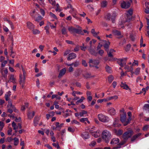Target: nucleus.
I'll return each mask as SVG.
<instances>
[{"label": "nucleus", "mask_w": 149, "mask_h": 149, "mask_svg": "<svg viewBox=\"0 0 149 149\" xmlns=\"http://www.w3.org/2000/svg\"><path fill=\"white\" fill-rule=\"evenodd\" d=\"M76 27V28L72 26L69 27L68 29L72 33H76L77 34H83L82 33L81 28L78 25H77Z\"/></svg>", "instance_id": "obj_1"}, {"label": "nucleus", "mask_w": 149, "mask_h": 149, "mask_svg": "<svg viewBox=\"0 0 149 149\" xmlns=\"http://www.w3.org/2000/svg\"><path fill=\"white\" fill-rule=\"evenodd\" d=\"M111 135L110 133L107 130H104L102 133V139L106 143L109 141Z\"/></svg>", "instance_id": "obj_2"}, {"label": "nucleus", "mask_w": 149, "mask_h": 149, "mask_svg": "<svg viewBox=\"0 0 149 149\" xmlns=\"http://www.w3.org/2000/svg\"><path fill=\"white\" fill-rule=\"evenodd\" d=\"M133 134V132L132 130H128L123 133L122 137L123 139L127 140Z\"/></svg>", "instance_id": "obj_3"}, {"label": "nucleus", "mask_w": 149, "mask_h": 149, "mask_svg": "<svg viewBox=\"0 0 149 149\" xmlns=\"http://www.w3.org/2000/svg\"><path fill=\"white\" fill-rule=\"evenodd\" d=\"M98 117L99 120L102 122L105 123L108 121V118L102 114H98Z\"/></svg>", "instance_id": "obj_4"}, {"label": "nucleus", "mask_w": 149, "mask_h": 149, "mask_svg": "<svg viewBox=\"0 0 149 149\" xmlns=\"http://www.w3.org/2000/svg\"><path fill=\"white\" fill-rule=\"evenodd\" d=\"M130 3L128 1H123L121 2V7L122 8L127 9L130 7Z\"/></svg>", "instance_id": "obj_5"}, {"label": "nucleus", "mask_w": 149, "mask_h": 149, "mask_svg": "<svg viewBox=\"0 0 149 149\" xmlns=\"http://www.w3.org/2000/svg\"><path fill=\"white\" fill-rule=\"evenodd\" d=\"M25 79L26 78L24 77H23L22 74H20L19 83L20 85L22 86V88H23L24 87V84L25 82Z\"/></svg>", "instance_id": "obj_6"}, {"label": "nucleus", "mask_w": 149, "mask_h": 149, "mask_svg": "<svg viewBox=\"0 0 149 149\" xmlns=\"http://www.w3.org/2000/svg\"><path fill=\"white\" fill-rule=\"evenodd\" d=\"M126 58L118 59L117 60V62L121 67H122L126 64Z\"/></svg>", "instance_id": "obj_7"}, {"label": "nucleus", "mask_w": 149, "mask_h": 149, "mask_svg": "<svg viewBox=\"0 0 149 149\" xmlns=\"http://www.w3.org/2000/svg\"><path fill=\"white\" fill-rule=\"evenodd\" d=\"M101 41H102V43L103 42L105 43V44L104 45V47L106 51H107V52H108L109 51V45H110V43L109 42H108L107 43V42L106 40H102Z\"/></svg>", "instance_id": "obj_8"}, {"label": "nucleus", "mask_w": 149, "mask_h": 149, "mask_svg": "<svg viewBox=\"0 0 149 149\" xmlns=\"http://www.w3.org/2000/svg\"><path fill=\"white\" fill-rule=\"evenodd\" d=\"M76 55L74 53L72 52L68 55V57L67 58V60L68 61L74 59L76 57Z\"/></svg>", "instance_id": "obj_9"}, {"label": "nucleus", "mask_w": 149, "mask_h": 149, "mask_svg": "<svg viewBox=\"0 0 149 149\" xmlns=\"http://www.w3.org/2000/svg\"><path fill=\"white\" fill-rule=\"evenodd\" d=\"M126 114L125 113H123V114L121 115L120 120V121L123 123L126 122Z\"/></svg>", "instance_id": "obj_10"}, {"label": "nucleus", "mask_w": 149, "mask_h": 149, "mask_svg": "<svg viewBox=\"0 0 149 149\" xmlns=\"http://www.w3.org/2000/svg\"><path fill=\"white\" fill-rule=\"evenodd\" d=\"M113 33L115 35L117 36H120L119 38H122L123 37V35H121L120 31L116 30L115 29L113 30Z\"/></svg>", "instance_id": "obj_11"}, {"label": "nucleus", "mask_w": 149, "mask_h": 149, "mask_svg": "<svg viewBox=\"0 0 149 149\" xmlns=\"http://www.w3.org/2000/svg\"><path fill=\"white\" fill-rule=\"evenodd\" d=\"M27 27L29 29L32 30L34 28V26L31 22H26Z\"/></svg>", "instance_id": "obj_12"}, {"label": "nucleus", "mask_w": 149, "mask_h": 149, "mask_svg": "<svg viewBox=\"0 0 149 149\" xmlns=\"http://www.w3.org/2000/svg\"><path fill=\"white\" fill-rule=\"evenodd\" d=\"M127 13V18L129 19H131L132 18V15L133 14V10L131 8H130L128 11Z\"/></svg>", "instance_id": "obj_13"}, {"label": "nucleus", "mask_w": 149, "mask_h": 149, "mask_svg": "<svg viewBox=\"0 0 149 149\" xmlns=\"http://www.w3.org/2000/svg\"><path fill=\"white\" fill-rule=\"evenodd\" d=\"M88 49L91 54L95 56H97V52H96L95 50L93 49L92 47H89Z\"/></svg>", "instance_id": "obj_14"}, {"label": "nucleus", "mask_w": 149, "mask_h": 149, "mask_svg": "<svg viewBox=\"0 0 149 149\" xmlns=\"http://www.w3.org/2000/svg\"><path fill=\"white\" fill-rule=\"evenodd\" d=\"M120 86L123 89L126 90H127L128 89H129L130 90L128 86L126 84L125 82L123 83V82H121V84L120 85Z\"/></svg>", "instance_id": "obj_15"}, {"label": "nucleus", "mask_w": 149, "mask_h": 149, "mask_svg": "<svg viewBox=\"0 0 149 149\" xmlns=\"http://www.w3.org/2000/svg\"><path fill=\"white\" fill-rule=\"evenodd\" d=\"M82 73V71L80 69H78L74 72V75L76 77L80 76Z\"/></svg>", "instance_id": "obj_16"}, {"label": "nucleus", "mask_w": 149, "mask_h": 149, "mask_svg": "<svg viewBox=\"0 0 149 149\" xmlns=\"http://www.w3.org/2000/svg\"><path fill=\"white\" fill-rule=\"evenodd\" d=\"M66 71V70L65 68H64L61 70L60 71L58 77L59 78L61 77L63 75L65 74Z\"/></svg>", "instance_id": "obj_17"}, {"label": "nucleus", "mask_w": 149, "mask_h": 149, "mask_svg": "<svg viewBox=\"0 0 149 149\" xmlns=\"http://www.w3.org/2000/svg\"><path fill=\"white\" fill-rule=\"evenodd\" d=\"M119 139L117 138H113L111 141V144L112 145H115L118 143L119 142Z\"/></svg>", "instance_id": "obj_18"}, {"label": "nucleus", "mask_w": 149, "mask_h": 149, "mask_svg": "<svg viewBox=\"0 0 149 149\" xmlns=\"http://www.w3.org/2000/svg\"><path fill=\"white\" fill-rule=\"evenodd\" d=\"M141 134V133H139L138 134L134 135L131 139V141L132 142L134 141L137 138L140 136Z\"/></svg>", "instance_id": "obj_19"}, {"label": "nucleus", "mask_w": 149, "mask_h": 149, "mask_svg": "<svg viewBox=\"0 0 149 149\" xmlns=\"http://www.w3.org/2000/svg\"><path fill=\"white\" fill-rule=\"evenodd\" d=\"M89 63H92L95 65H98L99 64V62L97 60H93L92 59H91L89 60Z\"/></svg>", "instance_id": "obj_20"}, {"label": "nucleus", "mask_w": 149, "mask_h": 149, "mask_svg": "<svg viewBox=\"0 0 149 149\" xmlns=\"http://www.w3.org/2000/svg\"><path fill=\"white\" fill-rule=\"evenodd\" d=\"M83 77L86 79L89 78L91 77H93L95 76H91V74L89 73H86L85 74L83 75Z\"/></svg>", "instance_id": "obj_21"}, {"label": "nucleus", "mask_w": 149, "mask_h": 149, "mask_svg": "<svg viewBox=\"0 0 149 149\" xmlns=\"http://www.w3.org/2000/svg\"><path fill=\"white\" fill-rule=\"evenodd\" d=\"M125 65L124 69L126 70H127V72L132 71V70H133L132 66H131L130 67H129L128 65H126V64Z\"/></svg>", "instance_id": "obj_22"}, {"label": "nucleus", "mask_w": 149, "mask_h": 149, "mask_svg": "<svg viewBox=\"0 0 149 149\" xmlns=\"http://www.w3.org/2000/svg\"><path fill=\"white\" fill-rule=\"evenodd\" d=\"M16 79L14 78V75H11L10 76L9 80L8 81V82L9 81L12 82L13 83H16Z\"/></svg>", "instance_id": "obj_23"}, {"label": "nucleus", "mask_w": 149, "mask_h": 149, "mask_svg": "<svg viewBox=\"0 0 149 149\" xmlns=\"http://www.w3.org/2000/svg\"><path fill=\"white\" fill-rule=\"evenodd\" d=\"M101 6L102 8L106 7L107 4V2L106 0H103L100 3Z\"/></svg>", "instance_id": "obj_24"}, {"label": "nucleus", "mask_w": 149, "mask_h": 149, "mask_svg": "<svg viewBox=\"0 0 149 149\" xmlns=\"http://www.w3.org/2000/svg\"><path fill=\"white\" fill-rule=\"evenodd\" d=\"M127 140H123L121 141L120 143L118 144V146L114 147L115 149H117L120 148V146L123 145L127 141Z\"/></svg>", "instance_id": "obj_25"}, {"label": "nucleus", "mask_w": 149, "mask_h": 149, "mask_svg": "<svg viewBox=\"0 0 149 149\" xmlns=\"http://www.w3.org/2000/svg\"><path fill=\"white\" fill-rule=\"evenodd\" d=\"M119 120L116 119L113 124V126L114 127H118L120 126V125L118 123Z\"/></svg>", "instance_id": "obj_26"}, {"label": "nucleus", "mask_w": 149, "mask_h": 149, "mask_svg": "<svg viewBox=\"0 0 149 149\" xmlns=\"http://www.w3.org/2000/svg\"><path fill=\"white\" fill-rule=\"evenodd\" d=\"M109 113L112 115H114L116 113V110L114 108H111L109 110Z\"/></svg>", "instance_id": "obj_27"}, {"label": "nucleus", "mask_w": 149, "mask_h": 149, "mask_svg": "<svg viewBox=\"0 0 149 149\" xmlns=\"http://www.w3.org/2000/svg\"><path fill=\"white\" fill-rule=\"evenodd\" d=\"M35 113V112L34 111H33V113H32L30 112H28L27 114V116L28 118L29 119H31L32 118H33V117L34 116Z\"/></svg>", "instance_id": "obj_28"}, {"label": "nucleus", "mask_w": 149, "mask_h": 149, "mask_svg": "<svg viewBox=\"0 0 149 149\" xmlns=\"http://www.w3.org/2000/svg\"><path fill=\"white\" fill-rule=\"evenodd\" d=\"M1 72L2 74V76L3 77L5 78H6L7 77V74L8 72V70L7 69H6L4 71V72L5 74H3V71L2 70H1Z\"/></svg>", "instance_id": "obj_29"}, {"label": "nucleus", "mask_w": 149, "mask_h": 149, "mask_svg": "<svg viewBox=\"0 0 149 149\" xmlns=\"http://www.w3.org/2000/svg\"><path fill=\"white\" fill-rule=\"evenodd\" d=\"M114 79V77L112 75H110L108 77V80L109 82L111 83Z\"/></svg>", "instance_id": "obj_30"}, {"label": "nucleus", "mask_w": 149, "mask_h": 149, "mask_svg": "<svg viewBox=\"0 0 149 149\" xmlns=\"http://www.w3.org/2000/svg\"><path fill=\"white\" fill-rule=\"evenodd\" d=\"M82 136L85 139H87L88 138L89 134L87 132H85L82 134Z\"/></svg>", "instance_id": "obj_31"}, {"label": "nucleus", "mask_w": 149, "mask_h": 149, "mask_svg": "<svg viewBox=\"0 0 149 149\" xmlns=\"http://www.w3.org/2000/svg\"><path fill=\"white\" fill-rule=\"evenodd\" d=\"M105 68L107 72L108 73H111V72L112 70L111 68L108 65H106Z\"/></svg>", "instance_id": "obj_32"}, {"label": "nucleus", "mask_w": 149, "mask_h": 149, "mask_svg": "<svg viewBox=\"0 0 149 149\" xmlns=\"http://www.w3.org/2000/svg\"><path fill=\"white\" fill-rule=\"evenodd\" d=\"M39 120V118L35 117L34 120V123L35 126H36L38 124V122Z\"/></svg>", "instance_id": "obj_33"}, {"label": "nucleus", "mask_w": 149, "mask_h": 149, "mask_svg": "<svg viewBox=\"0 0 149 149\" xmlns=\"http://www.w3.org/2000/svg\"><path fill=\"white\" fill-rule=\"evenodd\" d=\"M116 13H113L112 16H111V19L112 20V22L114 23L115 21V18L116 17Z\"/></svg>", "instance_id": "obj_34"}, {"label": "nucleus", "mask_w": 149, "mask_h": 149, "mask_svg": "<svg viewBox=\"0 0 149 149\" xmlns=\"http://www.w3.org/2000/svg\"><path fill=\"white\" fill-rule=\"evenodd\" d=\"M116 133L117 135L120 136L123 133V131L121 130H118L116 131Z\"/></svg>", "instance_id": "obj_35"}, {"label": "nucleus", "mask_w": 149, "mask_h": 149, "mask_svg": "<svg viewBox=\"0 0 149 149\" xmlns=\"http://www.w3.org/2000/svg\"><path fill=\"white\" fill-rule=\"evenodd\" d=\"M118 98V96L117 95H115L111 97L107 98L108 100H110L112 99H115L116 100Z\"/></svg>", "instance_id": "obj_36"}, {"label": "nucleus", "mask_w": 149, "mask_h": 149, "mask_svg": "<svg viewBox=\"0 0 149 149\" xmlns=\"http://www.w3.org/2000/svg\"><path fill=\"white\" fill-rule=\"evenodd\" d=\"M147 102L149 103V100ZM143 109L145 110H147L149 109V104H145L143 106Z\"/></svg>", "instance_id": "obj_37"}, {"label": "nucleus", "mask_w": 149, "mask_h": 149, "mask_svg": "<svg viewBox=\"0 0 149 149\" xmlns=\"http://www.w3.org/2000/svg\"><path fill=\"white\" fill-rule=\"evenodd\" d=\"M32 30L33 33L34 34H38L40 33V31L37 29H33Z\"/></svg>", "instance_id": "obj_38"}, {"label": "nucleus", "mask_w": 149, "mask_h": 149, "mask_svg": "<svg viewBox=\"0 0 149 149\" xmlns=\"http://www.w3.org/2000/svg\"><path fill=\"white\" fill-rule=\"evenodd\" d=\"M28 103H26L25 104V105L22 106L21 108V110L22 111H24L26 107H28Z\"/></svg>", "instance_id": "obj_39"}, {"label": "nucleus", "mask_w": 149, "mask_h": 149, "mask_svg": "<svg viewBox=\"0 0 149 149\" xmlns=\"http://www.w3.org/2000/svg\"><path fill=\"white\" fill-rule=\"evenodd\" d=\"M111 16L110 13H108L105 17V19L108 20H110L111 18Z\"/></svg>", "instance_id": "obj_40"}, {"label": "nucleus", "mask_w": 149, "mask_h": 149, "mask_svg": "<svg viewBox=\"0 0 149 149\" xmlns=\"http://www.w3.org/2000/svg\"><path fill=\"white\" fill-rule=\"evenodd\" d=\"M87 111L85 110H82V112L79 113V115L81 117L84 116V115L86 114L87 113Z\"/></svg>", "instance_id": "obj_41"}, {"label": "nucleus", "mask_w": 149, "mask_h": 149, "mask_svg": "<svg viewBox=\"0 0 149 149\" xmlns=\"http://www.w3.org/2000/svg\"><path fill=\"white\" fill-rule=\"evenodd\" d=\"M140 68H138L136 69L134 72V73L136 75L139 74L140 73Z\"/></svg>", "instance_id": "obj_42"}, {"label": "nucleus", "mask_w": 149, "mask_h": 149, "mask_svg": "<svg viewBox=\"0 0 149 149\" xmlns=\"http://www.w3.org/2000/svg\"><path fill=\"white\" fill-rule=\"evenodd\" d=\"M85 99V98L83 97H81L80 99L77 101L76 102L77 104H78L79 103L82 102L83 100Z\"/></svg>", "instance_id": "obj_43"}, {"label": "nucleus", "mask_w": 149, "mask_h": 149, "mask_svg": "<svg viewBox=\"0 0 149 149\" xmlns=\"http://www.w3.org/2000/svg\"><path fill=\"white\" fill-rule=\"evenodd\" d=\"M131 117H129L127 121H126V122L125 123L123 124L124 125L126 126L129 123V122L131 120Z\"/></svg>", "instance_id": "obj_44"}, {"label": "nucleus", "mask_w": 149, "mask_h": 149, "mask_svg": "<svg viewBox=\"0 0 149 149\" xmlns=\"http://www.w3.org/2000/svg\"><path fill=\"white\" fill-rule=\"evenodd\" d=\"M62 33L63 34L65 35L66 33V30L64 27H63V28L61 30Z\"/></svg>", "instance_id": "obj_45"}, {"label": "nucleus", "mask_w": 149, "mask_h": 149, "mask_svg": "<svg viewBox=\"0 0 149 149\" xmlns=\"http://www.w3.org/2000/svg\"><path fill=\"white\" fill-rule=\"evenodd\" d=\"M4 20H6L10 24L11 26L12 29H14V27L12 22L10 20H8L7 18H5Z\"/></svg>", "instance_id": "obj_46"}, {"label": "nucleus", "mask_w": 149, "mask_h": 149, "mask_svg": "<svg viewBox=\"0 0 149 149\" xmlns=\"http://www.w3.org/2000/svg\"><path fill=\"white\" fill-rule=\"evenodd\" d=\"M45 29L46 31V33L47 34L49 35V27L48 26H46L45 27Z\"/></svg>", "instance_id": "obj_47"}, {"label": "nucleus", "mask_w": 149, "mask_h": 149, "mask_svg": "<svg viewBox=\"0 0 149 149\" xmlns=\"http://www.w3.org/2000/svg\"><path fill=\"white\" fill-rule=\"evenodd\" d=\"M131 47V45L130 44H128L126 45V47L125 48V50L126 51H128L130 49V48Z\"/></svg>", "instance_id": "obj_48"}, {"label": "nucleus", "mask_w": 149, "mask_h": 149, "mask_svg": "<svg viewBox=\"0 0 149 149\" xmlns=\"http://www.w3.org/2000/svg\"><path fill=\"white\" fill-rule=\"evenodd\" d=\"M91 33L93 34V35L94 36H96L97 35V33L95 31L94 29H92L91 31Z\"/></svg>", "instance_id": "obj_49"}, {"label": "nucleus", "mask_w": 149, "mask_h": 149, "mask_svg": "<svg viewBox=\"0 0 149 149\" xmlns=\"http://www.w3.org/2000/svg\"><path fill=\"white\" fill-rule=\"evenodd\" d=\"M12 127H13V129L15 130L16 129H17L18 127H16V124L14 122H13L12 123Z\"/></svg>", "instance_id": "obj_50"}, {"label": "nucleus", "mask_w": 149, "mask_h": 149, "mask_svg": "<svg viewBox=\"0 0 149 149\" xmlns=\"http://www.w3.org/2000/svg\"><path fill=\"white\" fill-rule=\"evenodd\" d=\"M21 67L22 68V71L23 72V77H24L25 78H26V72L24 69L23 68L22 65Z\"/></svg>", "instance_id": "obj_51"}, {"label": "nucleus", "mask_w": 149, "mask_h": 149, "mask_svg": "<svg viewBox=\"0 0 149 149\" xmlns=\"http://www.w3.org/2000/svg\"><path fill=\"white\" fill-rule=\"evenodd\" d=\"M79 64V62L78 61H76L75 62L73 63V65L75 67H77Z\"/></svg>", "instance_id": "obj_52"}, {"label": "nucleus", "mask_w": 149, "mask_h": 149, "mask_svg": "<svg viewBox=\"0 0 149 149\" xmlns=\"http://www.w3.org/2000/svg\"><path fill=\"white\" fill-rule=\"evenodd\" d=\"M149 128V125H145L143 127V130L144 131H146L148 130Z\"/></svg>", "instance_id": "obj_53"}, {"label": "nucleus", "mask_w": 149, "mask_h": 149, "mask_svg": "<svg viewBox=\"0 0 149 149\" xmlns=\"http://www.w3.org/2000/svg\"><path fill=\"white\" fill-rule=\"evenodd\" d=\"M68 130L70 132H74V131L75 129L73 128H72L71 127H68Z\"/></svg>", "instance_id": "obj_54"}, {"label": "nucleus", "mask_w": 149, "mask_h": 149, "mask_svg": "<svg viewBox=\"0 0 149 149\" xmlns=\"http://www.w3.org/2000/svg\"><path fill=\"white\" fill-rule=\"evenodd\" d=\"M71 123L72 124H75L77 125H79L80 124V123L78 122L76 120H74L71 121Z\"/></svg>", "instance_id": "obj_55"}, {"label": "nucleus", "mask_w": 149, "mask_h": 149, "mask_svg": "<svg viewBox=\"0 0 149 149\" xmlns=\"http://www.w3.org/2000/svg\"><path fill=\"white\" fill-rule=\"evenodd\" d=\"M108 101L107 99H99L97 100V102L98 103H102L103 101Z\"/></svg>", "instance_id": "obj_56"}, {"label": "nucleus", "mask_w": 149, "mask_h": 149, "mask_svg": "<svg viewBox=\"0 0 149 149\" xmlns=\"http://www.w3.org/2000/svg\"><path fill=\"white\" fill-rule=\"evenodd\" d=\"M80 47L81 48V50L84 51H85L86 49V48H87V47L84 46V45L83 43L82 44V46H80Z\"/></svg>", "instance_id": "obj_57"}, {"label": "nucleus", "mask_w": 149, "mask_h": 149, "mask_svg": "<svg viewBox=\"0 0 149 149\" xmlns=\"http://www.w3.org/2000/svg\"><path fill=\"white\" fill-rule=\"evenodd\" d=\"M49 15L52 17L56 19H57V18L56 16L53 13H52L51 12L50 13Z\"/></svg>", "instance_id": "obj_58"}, {"label": "nucleus", "mask_w": 149, "mask_h": 149, "mask_svg": "<svg viewBox=\"0 0 149 149\" xmlns=\"http://www.w3.org/2000/svg\"><path fill=\"white\" fill-rule=\"evenodd\" d=\"M79 49V45H77L74 49V52H78Z\"/></svg>", "instance_id": "obj_59"}, {"label": "nucleus", "mask_w": 149, "mask_h": 149, "mask_svg": "<svg viewBox=\"0 0 149 149\" xmlns=\"http://www.w3.org/2000/svg\"><path fill=\"white\" fill-rule=\"evenodd\" d=\"M52 145L54 147H56L58 149H59V146L58 143H53Z\"/></svg>", "instance_id": "obj_60"}, {"label": "nucleus", "mask_w": 149, "mask_h": 149, "mask_svg": "<svg viewBox=\"0 0 149 149\" xmlns=\"http://www.w3.org/2000/svg\"><path fill=\"white\" fill-rule=\"evenodd\" d=\"M82 64L85 67H87V64L86 63V61L84 60H82Z\"/></svg>", "instance_id": "obj_61"}, {"label": "nucleus", "mask_w": 149, "mask_h": 149, "mask_svg": "<svg viewBox=\"0 0 149 149\" xmlns=\"http://www.w3.org/2000/svg\"><path fill=\"white\" fill-rule=\"evenodd\" d=\"M42 18V17L40 16H38V17L35 19V21L39 22V21L41 20Z\"/></svg>", "instance_id": "obj_62"}, {"label": "nucleus", "mask_w": 149, "mask_h": 149, "mask_svg": "<svg viewBox=\"0 0 149 149\" xmlns=\"http://www.w3.org/2000/svg\"><path fill=\"white\" fill-rule=\"evenodd\" d=\"M87 120H88L87 118H82L80 120V121L82 123H84L85 121H86Z\"/></svg>", "instance_id": "obj_63"}, {"label": "nucleus", "mask_w": 149, "mask_h": 149, "mask_svg": "<svg viewBox=\"0 0 149 149\" xmlns=\"http://www.w3.org/2000/svg\"><path fill=\"white\" fill-rule=\"evenodd\" d=\"M12 105V102L11 100H9L8 101V104L7 105V107L8 108H10V107H11V106Z\"/></svg>", "instance_id": "obj_64"}]
</instances>
